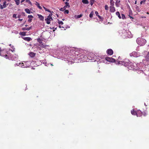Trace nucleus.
Returning a JSON list of instances; mask_svg holds the SVG:
<instances>
[{
  "label": "nucleus",
  "mask_w": 149,
  "mask_h": 149,
  "mask_svg": "<svg viewBox=\"0 0 149 149\" xmlns=\"http://www.w3.org/2000/svg\"><path fill=\"white\" fill-rule=\"evenodd\" d=\"M31 28H32L31 26L29 28H26V27L23 28L22 29V30L23 31H25V30L29 31L31 29Z\"/></svg>",
  "instance_id": "obj_15"
},
{
  "label": "nucleus",
  "mask_w": 149,
  "mask_h": 149,
  "mask_svg": "<svg viewBox=\"0 0 149 149\" xmlns=\"http://www.w3.org/2000/svg\"><path fill=\"white\" fill-rule=\"evenodd\" d=\"M105 8L106 10H108L109 9V7L107 5H106L105 6Z\"/></svg>",
  "instance_id": "obj_33"
},
{
  "label": "nucleus",
  "mask_w": 149,
  "mask_h": 149,
  "mask_svg": "<svg viewBox=\"0 0 149 149\" xmlns=\"http://www.w3.org/2000/svg\"><path fill=\"white\" fill-rule=\"evenodd\" d=\"M136 42L138 45L142 46L145 45L146 41V40L143 38H138L136 40Z\"/></svg>",
  "instance_id": "obj_2"
},
{
  "label": "nucleus",
  "mask_w": 149,
  "mask_h": 149,
  "mask_svg": "<svg viewBox=\"0 0 149 149\" xmlns=\"http://www.w3.org/2000/svg\"><path fill=\"white\" fill-rule=\"evenodd\" d=\"M12 5V4H10V5L9 6H11Z\"/></svg>",
  "instance_id": "obj_51"
},
{
  "label": "nucleus",
  "mask_w": 149,
  "mask_h": 149,
  "mask_svg": "<svg viewBox=\"0 0 149 149\" xmlns=\"http://www.w3.org/2000/svg\"><path fill=\"white\" fill-rule=\"evenodd\" d=\"M116 15L118 16V17L119 18H120V19L121 18V17L120 15V14L119 12H116Z\"/></svg>",
  "instance_id": "obj_24"
},
{
  "label": "nucleus",
  "mask_w": 149,
  "mask_h": 149,
  "mask_svg": "<svg viewBox=\"0 0 149 149\" xmlns=\"http://www.w3.org/2000/svg\"><path fill=\"white\" fill-rule=\"evenodd\" d=\"M23 39L27 41L28 42L30 41L31 40V38L30 37H24L23 38Z\"/></svg>",
  "instance_id": "obj_16"
},
{
  "label": "nucleus",
  "mask_w": 149,
  "mask_h": 149,
  "mask_svg": "<svg viewBox=\"0 0 149 149\" xmlns=\"http://www.w3.org/2000/svg\"><path fill=\"white\" fill-rule=\"evenodd\" d=\"M16 16H17V15L16 14H13V18H15L16 19V18H17Z\"/></svg>",
  "instance_id": "obj_40"
},
{
  "label": "nucleus",
  "mask_w": 149,
  "mask_h": 149,
  "mask_svg": "<svg viewBox=\"0 0 149 149\" xmlns=\"http://www.w3.org/2000/svg\"><path fill=\"white\" fill-rule=\"evenodd\" d=\"M120 1L116 0V3H115V4H116V6L117 7H118L119 6L120 4Z\"/></svg>",
  "instance_id": "obj_14"
},
{
  "label": "nucleus",
  "mask_w": 149,
  "mask_h": 149,
  "mask_svg": "<svg viewBox=\"0 0 149 149\" xmlns=\"http://www.w3.org/2000/svg\"><path fill=\"white\" fill-rule=\"evenodd\" d=\"M37 15L38 17V18H39V19H40V20H41V21L43 20L44 18V17L42 15H40L39 14H38Z\"/></svg>",
  "instance_id": "obj_13"
},
{
  "label": "nucleus",
  "mask_w": 149,
  "mask_h": 149,
  "mask_svg": "<svg viewBox=\"0 0 149 149\" xmlns=\"http://www.w3.org/2000/svg\"><path fill=\"white\" fill-rule=\"evenodd\" d=\"M26 0H21V3H22L24 2L25 1H26Z\"/></svg>",
  "instance_id": "obj_45"
},
{
  "label": "nucleus",
  "mask_w": 149,
  "mask_h": 149,
  "mask_svg": "<svg viewBox=\"0 0 149 149\" xmlns=\"http://www.w3.org/2000/svg\"><path fill=\"white\" fill-rule=\"evenodd\" d=\"M144 3V1H142L140 2V4H142L143 3Z\"/></svg>",
  "instance_id": "obj_43"
},
{
  "label": "nucleus",
  "mask_w": 149,
  "mask_h": 149,
  "mask_svg": "<svg viewBox=\"0 0 149 149\" xmlns=\"http://www.w3.org/2000/svg\"><path fill=\"white\" fill-rule=\"evenodd\" d=\"M26 3H29V4H30L31 6L32 5V3L29 0H26Z\"/></svg>",
  "instance_id": "obj_29"
},
{
  "label": "nucleus",
  "mask_w": 149,
  "mask_h": 149,
  "mask_svg": "<svg viewBox=\"0 0 149 149\" xmlns=\"http://www.w3.org/2000/svg\"><path fill=\"white\" fill-rule=\"evenodd\" d=\"M21 64V67H25V66L24 65V63H22Z\"/></svg>",
  "instance_id": "obj_41"
},
{
  "label": "nucleus",
  "mask_w": 149,
  "mask_h": 149,
  "mask_svg": "<svg viewBox=\"0 0 149 149\" xmlns=\"http://www.w3.org/2000/svg\"><path fill=\"white\" fill-rule=\"evenodd\" d=\"M83 16V15L82 14H81L79 15H78L77 16V18H79L81 17H82Z\"/></svg>",
  "instance_id": "obj_34"
},
{
  "label": "nucleus",
  "mask_w": 149,
  "mask_h": 149,
  "mask_svg": "<svg viewBox=\"0 0 149 149\" xmlns=\"http://www.w3.org/2000/svg\"><path fill=\"white\" fill-rule=\"evenodd\" d=\"M1 1V0H0V2Z\"/></svg>",
  "instance_id": "obj_56"
},
{
  "label": "nucleus",
  "mask_w": 149,
  "mask_h": 149,
  "mask_svg": "<svg viewBox=\"0 0 149 149\" xmlns=\"http://www.w3.org/2000/svg\"><path fill=\"white\" fill-rule=\"evenodd\" d=\"M136 1L135 3V4H136Z\"/></svg>",
  "instance_id": "obj_49"
},
{
  "label": "nucleus",
  "mask_w": 149,
  "mask_h": 149,
  "mask_svg": "<svg viewBox=\"0 0 149 149\" xmlns=\"http://www.w3.org/2000/svg\"><path fill=\"white\" fill-rule=\"evenodd\" d=\"M95 14H96V15L97 16H98V13L97 11H96L95 12Z\"/></svg>",
  "instance_id": "obj_42"
},
{
  "label": "nucleus",
  "mask_w": 149,
  "mask_h": 149,
  "mask_svg": "<svg viewBox=\"0 0 149 149\" xmlns=\"http://www.w3.org/2000/svg\"><path fill=\"white\" fill-rule=\"evenodd\" d=\"M116 10L113 6L111 5L110 7V11L111 12H114Z\"/></svg>",
  "instance_id": "obj_9"
},
{
  "label": "nucleus",
  "mask_w": 149,
  "mask_h": 149,
  "mask_svg": "<svg viewBox=\"0 0 149 149\" xmlns=\"http://www.w3.org/2000/svg\"><path fill=\"white\" fill-rule=\"evenodd\" d=\"M27 26V25H25V26Z\"/></svg>",
  "instance_id": "obj_53"
},
{
  "label": "nucleus",
  "mask_w": 149,
  "mask_h": 149,
  "mask_svg": "<svg viewBox=\"0 0 149 149\" xmlns=\"http://www.w3.org/2000/svg\"><path fill=\"white\" fill-rule=\"evenodd\" d=\"M59 27L60 28H62V30H63L64 28V27L62 25H60L59 26Z\"/></svg>",
  "instance_id": "obj_39"
},
{
  "label": "nucleus",
  "mask_w": 149,
  "mask_h": 149,
  "mask_svg": "<svg viewBox=\"0 0 149 149\" xmlns=\"http://www.w3.org/2000/svg\"><path fill=\"white\" fill-rule=\"evenodd\" d=\"M107 53L108 54L111 55L113 54V51L112 49H110L107 50Z\"/></svg>",
  "instance_id": "obj_7"
},
{
  "label": "nucleus",
  "mask_w": 149,
  "mask_h": 149,
  "mask_svg": "<svg viewBox=\"0 0 149 149\" xmlns=\"http://www.w3.org/2000/svg\"><path fill=\"white\" fill-rule=\"evenodd\" d=\"M146 0H143V1H144V2H145Z\"/></svg>",
  "instance_id": "obj_50"
},
{
  "label": "nucleus",
  "mask_w": 149,
  "mask_h": 149,
  "mask_svg": "<svg viewBox=\"0 0 149 149\" xmlns=\"http://www.w3.org/2000/svg\"><path fill=\"white\" fill-rule=\"evenodd\" d=\"M132 114L134 115H136L137 117L140 116L142 114L141 111H136L134 110H132L131 111Z\"/></svg>",
  "instance_id": "obj_3"
},
{
  "label": "nucleus",
  "mask_w": 149,
  "mask_h": 149,
  "mask_svg": "<svg viewBox=\"0 0 149 149\" xmlns=\"http://www.w3.org/2000/svg\"><path fill=\"white\" fill-rule=\"evenodd\" d=\"M110 4H111V5L114 6V2L113 1V0H110Z\"/></svg>",
  "instance_id": "obj_31"
},
{
  "label": "nucleus",
  "mask_w": 149,
  "mask_h": 149,
  "mask_svg": "<svg viewBox=\"0 0 149 149\" xmlns=\"http://www.w3.org/2000/svg\"><path fill=\"white\" fill-rule=\"evenodd\" d=\"M35 4L40 9H42V7L40 6V4L37 2L36 1V3Z\"/></svg>",
  "instance_id": "obj_20"
},
{
  "label": "nucleus",
  "mask_w": 149,
  "mask_h": 149,
  "mask_svg": "<svg viewBox=\"0 0 149 149\" xmlns=\"http://www.w3.org/2000/svg\"><path fill=\"white\" fill-rule=\"evenodd\" d=\"M29 54L31 58L34 57L36 55V54L32 52H30Z\"/></svg>",
  "instance_id": "obj_11"
},
{
  "label": "nucleus",
  "mask_w": 149,
  "mask_h": 149,
  "mask_svg": "<svg viewBox=\"0 0 149 149\" xmlns=\"http://www.w3.org/2000/svg\"><path fill=\"white\" fill-rule=\"evenodd\" d=\"M22 20H23V19H18V20H19L20 21H22Z\"/></svg>",
  "instance_id": "obj_47"
},
{
  "label": "nucleus",
  "mask_w": 149,
  "mask_h": 149,
  "mask_svg": "<svg viewBox=\"0 0 149 149\" xmlns=\"http://www.w3.org/2000/svg\"><path fill=\"white\" fill-rule=\"evenodd\" d=\"M58 23L60 25H62L63 24V22L62 21H60L59 20H58Z\"/></svg>",
  "instance_id": "obj_32"
},
{
  "label": "nucleus",
  "mask_w": 149,
  "mask_h": 149,
  "mask_svg": "<svg viewBox=\"0 0 149 149\" xmlns=\"http://www.w3.org/2000/svg\"><path fill=\"white\" fill-rule=\"evenodd\" d=\"M122 64V65H124L126 67L128 66V64L129 62H121Z\"/></svg>",
  "instance_id": "obj_17"
},
{
  "label": "nucleus",
  "mask_w": 149,
  "mask_h": 149,
  "mask_svg": "<svg viewBox=\"0 0 149 149\" xmlns=\"http://www.w3.org/2000/svg\"><path fill=\"white\" fill-rule=\"evenodd\" d=\"M145 58L146 60L147 61H149V52L148 53V54L146 56Z\"/></svg>",
  "instance_id": "obj_19"
},
{
  "label": "nucleus",
  "mask_w": 149,
  "mask_h": 149,
  "mask_svg": "<svg viewBox=\"0 0 149 149\" xmlns=\"http://www.w3.org/2000/svg\"><path fill=\"white\" fill-rule=\"evenodd\" d=\"M121 16H122V18L123 19H124L125 18V15L123 14H121Z\"/></svg>",
  "instance_id": "obj_37"
},
{
  "label": "nucleus",
  "mask_w": 149,
  "mask_h": 149,
  "mask_svg": "<svg viewBox=\"0 0 149 149\" xmlns=\"http://www.w3.org/2000/svg\"><path fill=\"white\" fill-rule=\"evenodd\" d=\"M51 65H52V66H53V65H52V64H51Z\"/></svg>",
  "instance_id": "obj_55"
},
{
  "label": "nucleus",
  "mask_w": 149,
  "mask_h": 149,
  "mask_svg": "<svg viewBox=\"0 0 149 149\" xmlns=\"http://www.w3.org/2000/svg\"><path fill=\"white\" fill-rule=\"evenodd\" d=\"M106 60L111 62H115V59L112 58L106 57L105 58Z\"/></svg>",
  "instance_id": "obj_5"
},
{
  "label": "nucleus",
  "mask_w": 149,
  "mask_h": 149,
  "mask_svg": "<svg viewBox=\"0 0 149 149\" xmlns=\"http://www.w3.org/2000/svg\"><path fill=\"white\" fill-rule=\"evenodd\" d=\"M146 13H147V14H149V13L148 12H147Z\"/></svg>",
  "instance_id": "obj_48"
},
{
  "label": "nucleus",
  "mask_w": 149,
  "mask_h": 149,
  "mask_svg": "<svg viewBox=\"0 0 149 149\" xmlns=\"http://www.w3.org/2000/svg\"><path fill=\"white\" fill-rule=\"evenodd\" d=\"M52 15V13H51L50 14H49V15L48 16H51Z\"/></svg>",
  "instance_id": "obj_44"
},
{
  "label": "nucleus",
  "mask_w": 149,
  "mask_h": 149,
  "mask_svg": "<svg viewBox=\"0 0 149 149\" xmlns=\"http://www.w3.org/2000/svg\"><path fill=\"white\" fill-rule=\"evenodd\" d=\"M27 13L30 14V10L28 8H26L24 10Z\"/></svg>",
  "instance_id": "obj_23"
},
{
  "label": "nucleus",
  "mask_w": 149,
  "mask_h": 149,
  "mask_svg": "<svg viewBox=\"0 0 149 149\" xmlns=\"http://www.w3.org/2000/svg\"><path fill=\"white\" fill-rule=\"evenodd\" d=\"M53 19L51 16H48L47 18L45 19L46 23L47 24H49L50 23L51 21Z\"/></svg>",
  "instance_id": "obj_4"
},
{
  "label": "nucleus",
  "mask_w": 149,
  "mask_h": 149,
  "mask_svg": "<svg viewBox=\"0 0 149 149\" xmlns=\"http://www.w3.org/2000/svg\"><path fill=\"white\" fill-rule=\"evenodd\" d=\"M97 16L100 19H101L102 20H103V18L102 17L100 16L99 15H98Z\"/></svg>",
  "instance_id": "obj_38"
},
{
  "label": "nucleus",
  "mask_w": 149,
  "mask_h": 149,
  "mask_svg": "<svg viewBox=\"0 0 149 149\" xmlns=\"http://www.w3.org/2000/svg\"><path fill=\"white\" fill-rule=\"evenodd\" d=\"M63 1H65V0H63Z\"/></svg>",
  "instance_id": "obj_54"
},
{
  "label": "nucleus",
  "mask_w": 149,
  "mask_h": 149,
  "mask_svg": "<svg viewBox=\"0 0 149 149\" xmlns=\"http://www.w3.org/2000/svg\"><path fill=\"white\" fill-rule=\"evenodd\" d=\"M128 68L130 69H132V63L131 62H129L128 64Z\"/></svg>",
  "instance_id": "obj_12"
},
{
  "label": "nucleus",
  "mask_w": 149,
  "mask_h": 149,
  "mask_svg": "<svg viewBox=\"0 0 149 149\" xmlns=\"http://www.w3.org/2000/svg\"><path fill=\"white\" fill-rule=\"evenodd\" d=\"M33 16L32 15H29L28 17L29 18L28 22L29 23L31 22L32 21V18H33Z\"/></svg>",
  "instance_id": "obj_10"
},
{
  "label": "nucleus",
  "mask_w": 149,
  "mask_h": 149,
  "mask_svg": "<svg viewBox=\"0 0 149 149\" xmlns=\"http://www.w3.org/2000/svg\"><path fill=\"white\" fill-rule=\"evenodd\" d=\"M65 5L64 7V8L66 9L67 7L69 8L70 7V5H69V3L68 2H66L65 3Z\"/></svg>",
  "instance_id": "obj_18"
},
{
  "label": "nucleus",
  "mask_w": 149,
  "mask_h": 149,
  "mask_svg": "<svg viewBox=\"0 0 149 149\" xmlns=\"http://www.w3.org/2000/svg\"><path fill=\"white\" fill-rule=\"evenodd\" d=\"M95 0H90L91 5L92 6Z\"/></svg>",
  "instance_id": "obj_30"
},
{
  "label": "nucleus",
  "mask_w": 149,
  "mask_h": 149,
  "mask_svg": "<svg viewBox=\"0 0 149 149\" xmlns=\"http://www.w3.org/2000/svg\"><path fill=\"white\" fill-rule=\"evenodd\" d=\"M69 11L68 10H65V11H64V13L65 14H68L69 13Z\"/></svg>",
  "instance_id": "obj_35"
},
{
  "label": "nucleus",
  "mask_w": 149,
  "mask_h": 149,
  "mask_svg": "<svg viewBox=\"0 0 149 149\" xmlns=\"http://www.w3.org/2000/svg\"><path fill=\"white\" fill-rule=\"evenodd\" d=\"M14 1L17 5H18L19 4L20 1V0H14Z\"/></svg>",
  "instance_id": "obj_25"
},
{
  "label": "nucleus",
  "mask_w": 149,
  "mask_h": 149,
  "mask_svg": "<svg viewBox=\"0 0 149 149\" xmlns=\"http://www.w3.org/2000/svg\"><path fill=\"white\" fill-rule=\"evenodd\" d=\"M6 1H5L3 2V5L0 4V8L1 9H2L3 8H6V6L8 5V4H6Z\"/></svg>",
  "instance_id": "obj_6"
},
{
  "label": "nucleus",
  "mask_w": 149,
  "mask_h": 149,
  "mask_svg": "<svg viewBox=\"0 0 149 149\" xmlns=\"http://www.w3.org/2000/svg\"><path fill=\"white\" fill-rule=\"evenodd\" d=\"M43 8H44V9L46 11H47L51 13V11L49 9L43 6Z\"/></svg>",
  "instance_id": "obj_26"
},
{
  "label": "nucleus",
  "mask_w": 149,
  "mask_h": 149,
  "mask_svg": "<svg viewBox=\"0 0 149 149\" xmlns=\"http://www.w3.org/2000/svg\"><path fill=\"white\" fill-rule=\"evenodd\" d=\"M65 10V9L63 7V8H60V9L59 10L60 11H64V10Z\"/></svg>",
  "instance_id": "obj_36"
},
{
  "label": "nucleus",
  "mask_w": 149,
  "mask_h": 149,
  "mask_svg": "<svg viewBox=\"0 0 149 149\" xmlns=\"http://www.w3.org/2000/svg\"><path fill=\"white\" fill-rule=\"evenodd\" d=\"M82 2L83 3L85 4H87L89 3L88 1L87 0H82Z\"/></svg>",
  "instance_id": "obj_22"
},
{
  "label": "nucleus",
  "mask_w": 149,
  "mask_h": 149,
  "mask_svg": "<svg viewBox=\"0 0 149 149\" xmlns=\"http://www.w3.org/2000/svg\"><path fill=\"white\" fill-rule=\"evenodd\" d=\"M67 1H68L69 0H66Z\"/></svg>",
  "instance_id": "obj_52"
},
{
  "label": "nucleus",
  "mask_w": 149,
  "mask_h": 149,
  "mask_svg": "<svg viewBox=\"0 0 149 149\" xmlns=\"http://www.w3.org/2000/svg\"><path fill=\"white\" fill-rule=\"evenodd\" d=\"M20 34L21 35L23 36H24L26 35V33L25 32H20Z\"/></svg>",
  "instance_id": "obj_28"
},
{
  "label": "nucleus",
  "mask_w": 149,
  "mask_h": 149,
  "mask_svg": "<svg viewBox=\"0 0 149 149\" xmlns=\"http://www.w3.org/2000/svg\"><path fill=\"white\" fill-rule=\"evenodd\" d=\"M129 16L130 18L133 19V17H132L131 15H132V11L131 10L129 11Z\"/></svg>",
  "instance_id": "obj_21"
},
{
  "label": "nucleus",
  "mask_w": 149,
  "mask_h": 149,
  "mask_svg": "<svg viewBox=\"0 0 149 149\" xmlns=\"http://www.w3.org/2000/svg\"><path fill=\"white\" fill-rule=\"evenodd\" d=\"M20 17H21V15H19L17 16V18H20Z\"/></svg>",
  "instance_id": "obj_46"
},
{
  "label": "nucleus",
  "mask_w": 149,
  "mask_h": 149,
  "mask_svg": "<svg viewBox=\"0 0 149 149\" xmlns=\"http://www.w3.org/2000/svg\"><path fill=\"white\" fill-rule=\"evenodd\" d=\"M8 54L7 50L6 49L1 50L0 49V56H3L6 58H9V56L8 55Z\"/></svg>",
  "instance_id": "obj_1"
},
{
  "label": "nucleus",
  "mask_w": 149,
  "mask_h": 149,
  "mask_svg": "<svg viewBox=\"0 0 149 149\" xmlns=\"http://www.w3.org/2000/svg\"><path fill=\"white\" fill-rule=\"evenodd\" d=\"M94 14V12L93 11H92L90 14V15H89V17H91V18H92L93 17V15Z\"/></svg>",
  "instance_id": "obj_27"
},
{
  "label": "nucleus",
  "mask_w": 149,
  "mask_h": 149,
  "mask_svg": "<svg viewBox=\"0 0 149 149\" xmlns=\"http://www.w3.org/2000/svg\"><path fill=\"white\" fill-rule=\"evenodd\" d=\"M38 42H39V43H40V45L39 46L41 47H42L43 48H45L47 46L46 45H44L42 44V42L40 40V41H38Z\"/></svg>",
  "instance_id": "obj_8"
}]
</instances>
